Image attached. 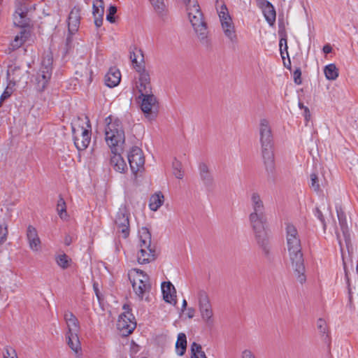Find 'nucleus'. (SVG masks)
Returning <instances> with one entry per match:
<instances>
[{"instance_id":"obj_1","label":"nucleus","mask_w":358,"mask_h":358,"mask_svg":"<svg viewBox=\"0 0 358 358\" xmlns=\"http://www.w3.org/2000/svg\"><path fill=\"white\" fill-rule=\"evenodd\" d=\"M285 230L286 248L292 268L297 280L300 283H303L306 278L300 236L296 227L291 223H286Z\"/></svg>"},{"instance_id":"obj_2","label":"nucleus","mask_w":358,"mask_h":358,"mask_svg":"<svg viewBox=\"0 0 358 358\" xmlns=\"http://www.w3.org/2000/svg\"><path fill=\"white\" fill-rule=\"evenodd\" d=\"M252 211L249 215L250 226L255 234L258 244L264 247L268 240L267 219L263 201L257 192H252L250 196Z\"/></svg>"},{"instance_id":"obj_3","label":"nucleus","mask_w":358,"mask_h":358,"mask_svg":"<svg viewBox=\"0 0 358 358\" xmlns=\"http://www.w3.org/2000/svg\"><path fill=\"white\" fill-rule=\"evenodd\" d=\"M259 137L261 145V152L266 169L269 173L275 171V159L273 152V134L268 120L263 118L259 120Z\"/></svg>"},{"instance_id":"obj_4","label":"nucleus","mask_w":358,"mask_h":358,"mask_svg":"<svg viewBox=\"0 0 358 358\" xmlns=\"http://www.w3.org/2000/svg\"><path fill=\"white\" fill-rule=\"evenodd\" d=\"M157 257L155 247L151 244V234L146 227L138 230V243L136 249V261L139 264H149Z\"/></svg>"},{"instance_id":"obj_5","label":"nucleus","mask_w":358,"mask_h":358,"mask_svg":"<svg viewBox=\"0 0 358 358\" xmlns=\"http://www.w3.org/2000/svg\"><path fill=\"white\" fill-rule=\"evenodd\" d=\"M105 140L111 150H117L125 141L124 131L122 122L111 115L105 119Z\"/></svg>"},{"instance_id":"obj_6","label":"nucleus","mask_w":358,"mask_h":358,"mask_svg":"<svg viewBox=\"0 0 358 358\" xmlns=\"http://www.w3.org/2000/svg\"><path fill=\"white\" fill-rule=\"evenodd\" d=\"M181 1L186 6L189 20L198 37L201 40L206 39L208 34L207 27L198 2L196 0Z\"/></svg>"},{"instance_id":"obj_7","label":"nucleus","mask_w":358,"mask_h":358,"mask_svg":"<svg viewBox=\"0 0 358 358\" xmlns=\"http://www.w3.org/2000/svg\"><path fill=\"white\" fill-rule=\"evenodd\" d=\"M193 298L197 305L201 320L207 327L215 324L214 312L208 294L204 289H197L193 292Z\"/></svg>"},{"instance_id":"obj_8","label":"nucleus","mask_w":358,"mask_h":358,"mask_svg":"<svg viewBox=\"0 0 358 358\" xmlns=\"http://www.w3.org/2000/svg\"><path fill=\"white\" fill-rule=\"evenodd\" d=\"M128 277L136 296L140 300L147 299L146 295L151 288L149 276L138 268H131L128 272Z\"/></svg>"},{"instance_id":"obj_9","label":"nucleus","mask_w":358,"mask_h":358,"mask_svg":"<svg viewBox=\"0 0 358 358\" xmlns=\"http://www.w3.org/2000/svg\"><path fill=\"white\" fill-rule=\"evenodd\" d=\"M52 57L48 53L43 57L40 67L36 72L31 73L27 71V73L31 75V81L35 85L37 90H43L48 83L52 75Z\"/></svg>"},{"instance_id":"obj_10","label":"nucleus","mask_w":358,"mask_h":358,"mask_svg":"<svg viewBox=\"0 0 358 358\" xmlns=\"http://www.w3.org/2000/svg\"><path fill=\"white\" fill-rule=\"evenodd\" d=\"M72 132L76 148L78 150H85L91 141V126L87 118L85 117L82 125L78 122L74 123L72 125Z\"/></svg>"},{"instance_id":"obj_11","label":"nucleus","mask_w":358,"mask_h":358,"mask_svg":"<svg viewBox=\"0 0 358 358\" xmlns=\"http://www.w3.org/2000/svg\"><path fill=\"white\" fill-rule=\"evenodd\" d=\"M123 310L124 312L119 316L117 325L122 334L127 336L135 329L136 322L129 305L124 304Z\"/></svg>"},{"instance_id":"obj_12","label":"nucleus","mask_w":358,"mask_h":358,"mask_svg":"<svg viewBox=\"0 0 358 358\" xmlns=\"http://www.w3.org/2000/svg\"><path fill=\"white\" fill-rule=\"evenodd\" d=\"M130 169L134 175L144 170L145 158L143 151L138 147H133L128 153Z\"/></svg>"},{"instance_id":"obj_13","label":"nucleus","mask_w":358,"mask_h":358,"mask_svg":"<svg viewBox=\"0 0 358 358\" xmlns=\"http://www.w3.org/2000/svg\"><path fill=\"white\" fill-rule=\"evenodd\" d=\"M138 73V80L136 81L135 87L140 95L152 93L150 76L149 73L143 66H137Z\"/></svg>"},{"instance_id":"obj_14","label":"nucleus","mask_w":358,"mask_h":358,"mask_svg":"<svg viewBox=\"0 0 358 358\" xmlns=\"http://www.w3.org/2000/svg\"><path fill=\"white\" fill-rule=\"evenodd\" d=\"M115 224L118 230L122 234L124 238H127L129 234V221L126 208L121 206L117 213Z\"/></svg>"},{"instance_id":"obj_15","label":"nucleus","mask_w":358,"mask_h":358,"mask_svg":"<svg viewBox=\"0 0 358 358\" xmlns=\"http://www.w3.org/2000/svg\"><path fill=\"white\" fill-rule=\"evenodd\" d=\"M257 6L262 10L266 21L270 26H273L276 19L274 6L267 0H257Z\"/></svg>"},{"instance_id":"obj_16","label":"nucleus","mask_w":358,"mask_h":358,"mask_svg":"<svg viewBox=\"0 0 358 358\" xmlns=\"http://www.w3.org/2000/svg\"><path fill=\"white\" fill-rule=\"evenodd\" d=\"M27 239L30 250L34 252H39L41 249V241L38 236L36 229L29 225L27 230Z\"/></svg>"},{"instance_id":"obj_17","label":"nucleus","mask_w":358,"mask_h":358,"mask_svg":"<svg viewBox=\"0 0 358 358\" xmlns=\"http://www.w3.org/2000/svg\"><path fill=\"white\" fill-rule=\"evenodd\" d=\"M117 151V150H111L110 165L116 172L124 173L127 171V164L122 156Z\"/></svg>"},{"instance_id":"obj_18","label":"nucleus","mask_w":358,"mask_h":358,"mask_svg":"<svg viewBox=\"0 0 358 358\" xmlns=\"http://www.w3.org/2000/svg\"><path fill=\"white\" fill-rule=\"evenodd\" d=\"M161 287L164 300L171 305L176 306L177 303L176 291L171 282H163Z\"/></svg>"},{"instance_id":"obj_19","label":"nucleus","mask_w":358,"mask_h":358,"mask_svg":"<svg viewBox=\"0 0 358 358\" xmlns=\"http://www.w3.org/2000/svg\"><path fill=\"white\" fill-rule=\"evenodd\" d=\"M104 14V3L102 0H94L92 3V15L96 27H100L103 23Z\"/></svg>"},{"instance_id":"obj_20","label":"nucleus","mask_w":358,"mask_h":358,"mask_svg":"<svg viewBox=\"0 0 358 358\" xmlns=\"http://www.w3.org/2000/svg\"><path fill=\"white\" fill-rule=\"evenodd\" d=\"M138 99L141 100V108L142 111L147 115L152 112V108L157 102L156 97L152 94H146L139 95Z\"/></svg>"},{"instance_id":"obj_21","label":"nucleus","mask_w":358,"mask_h":358,"mask_svg":"<svg viewBox=\"0 0 358 358\" xmlns=\"http://www.w3.org/2000/svg\"><path fill=\"white\" fill-rule=\"evenodd\" d=\"M64 319L66 324V334H78L80 329V324L76 317L71 311L66 310L64 314Z\"/></svg>"},{"instance_id":"obj_22","label":"nucleus","mask_w":358,"mask_h":358,"mask_svg":"<svg viewBox=\"0 0 358 358\" xmlns=\"http://www.w3.org/2000/svg\"><path fill=\"white\" fill-rule=\"evenodd\" d=\"M80 9L74 7L69 15L68 27L71 34H74L78 29L80 25Z\"/></svg>"},{"instance_id":"obj_23","label":"nucleus","mask_w":358,"mask_h":358,"mask_svg":"<svg viewBox=\"0 0 358 358\" xmlns=\"http://www.w3.org/2000/svg\"><path fill=\"white\" fill-rule=\"evenodd\" d=\"M121 73L116 67H111L105 76V83L109 87H116L120 82Z\"/></svg>"},{"instance_id":"obj_24","label":"nucleus","mask_w":358,"mask_h":358,"mask_svg":"<svg viewBox=\"0 0 358 358\" xmlns=\"http://www.w3.org/2000/svg\"><path fill=\"white\" fill-rule=\"evenodd\" d=\"M216 9L219 17L221 27L225 26V24L234 22L233 19L229 12V10L224 3H222L220 5L219 3L217 2Z\"/></svg>"},{"instance_id":"obj_25","label":"nucleus","mask_w":358,"mask_h":358,"mask_svg":"<svg viewBox=\"0 0 358 358\" xmlns=\"http://www.w3.org/2000/svg\"><path fill=\"white\" fill-rule=\"evenodd\" d=\"M336 210L341 229L343 231L345 241H348L350 239V233L346 215L341 206L336 205Z\"/></svg>"},{"instance_id":"obj_26","label":"nucleus","mask_w":358,"mask_h":358,"mask_svg":"<svg viewBox=\"0 0 358 358\" xmlns=\"http://www.w3.org/2000/svg\"><path fill=\"white\" fill-rule=\"evenodd\" d=\"M221 29L224 36L229 43H231L232 45H236L238 43V36L234 22L225 24V26L221 27Z\"/></svg>"},{"instance_id":"obj_27","label":"nucleus","mask_w":358,"mask_h":358,"mask_svg":"<svg viewBox=\"0 0 358 358\" xmlns=\"http://www.w3.org/2000/svg\"><path fill=\"white\" fill-rule=\"evenodd\" d=\"M164 203V196L160 191L152 194L149 199V208L152 211L158 210Z\"/></svg>"},{"instance_id":"obj_28","label":"nucleus","mask_w":358,"mask_h":358,"mask_svg":"<svg viewBox=\"0 0 358 358\" xmlns=\"http://www.w3.org/2000/svg\"><path fill=\"white\" fill-rule=\"evenodd\" d=\"M199 171L203 184L207 187L211 186L213 183V177L207 164L203 162L200 163L199 165Z\"/></svg>"},{"instance_id":"obj_29","label":"nucleus","mask_w":358,"mask_h":358,"mask_svg":"<svg viewBox=\"0 0 358 358\" xmlns=\"http://www.w3.org/2000/svg\"><path fill=\"white\" fill-rule=\"evenodd\" d=\"M150 2L159 17L163 20L168 17L169 9L164 0H150Z\"/></svg>"},{"instance_id":"obj_30","label":"nucleus","mask_w":358,"mask_h":358,"mask_svg":"<svg viewBox=\"0 0 358 358\" xmlns=\"http://www.w3.org/2000/svg\"><path fill=\"white\" fill-rule=\"evenodd\" d=\"M56 264L62 269L69 268L72 264V259L63 252H58L55 255Z\"/></svg>"},{"instance_id":"obj_31","label":"nucleus","mask_w":358,"mask_h":358,"mask_svg":"<svg viewBox=\"0 0 358 358\" xmlns=\"http://www.w3.org/2000/svg\"><path fill=\"white\" fill-rule=\"evenodd\" d=\"M66 338L69 348L74 352L78 353L81 349L78 334H66Z\"/></svg>"},{"instance_id":"obj_32","label":"nucleus","mask_w":358,"mask_h":358,"mask_svg":"<svg viewBox=\"0 0 358 358\" xmlns=\"http://www.w3.org/2000/svg\"><path fill=\"white\" fill-rule=\"evenodd\" d=\"M187 348V338L183 333H180L176 343V351L178 355L182 356L185 354Z\"/></svg>"},{"instance_id":"obj_33","label":"nucleus","mask_w":358,"mask_h":358,"mask_svg":"<svg viewBox=\"0 0 358 358\" xmlns=\"http://www.w3.org/2000/svg\"><path fill=\"white\" fill-rule=\"evenodd\" d=\"M324 73L329 80H335L339 75L338 69L334 64H329L324 66Z\"/></svg>"},{"instance_id":"obj_34","label":"nucleus","mask_w":358,"mask_h":358,"mask_svg":"<svg viewBox=\"0 0 358 358\" xmlns=\"http://www.w3.org/2000/svg\"><path fill=\"white\" fill-rule=\"evenodd\" d=\"M191 358H208L200 344L194 342L191 345Z\"/></svg>"},{"instance_id":"obj_35","label":"nucleus","mask_w":358,"mask_h":358,"mask_svg":"<svg viewBox=\"0 0 358 358\" xmlns=\"http://www.w3.org/2000/svg\"><path fill=\"white\" fill-rule=\"evenodd\" d=\"M13 24L19 28H22V8L20 4L17 5L13 15Z\"/></svg>"},{"instance_id":"obj_36","label":"nucleus","mask_w":358,"mask_h":358,"mask_svg":"<svg viewBox=\"0 0 358 358\" xmlns=\"http://www.w3.org/2000/svg\"><path fill=\"white\" fill-rule=\"evenodd\" d=\"M57 211L61 219L66 220L67 218L66 203L62 197H60L57 201Z\"/></svg>"},{"instance_id":"obj_37","label":"nucleus","mask_w":358,"mask_h":358,"mask_svg":"<svg viewBox=\"0 0 358 358\" xmlns=\"http://www.w3.org/2000/svg\"><path fill=\"white\" fill-rule=\"evenodd\" d=\"M173 173L178 179H182L183 177V171H182L181 163L177 159H174L172 163Z\"/></svg>"},{"instance_id":"obj_38","label":"nucleus","mask_w":358,"mask_h":358,"mask_svg":"<svg viewBox=\"0 0 358 358\" xmlns=\"http://www.w3.org/2000/svg\"><path fill=\"white\" fill-rule=\"evenodd\" d=\"M25 16L24 15V44L28 42H34V36L32 35L30 28L27 29V24L25 23Z\"/></svg>"},{"instance_id":"obj_39","label":"nucleus","mask_w":358,"mask_h":358,"mask_svg":"<svg viewBox=\"0 0 358 358\" xmlns=\"http://www.w3.org/2000/svg\"><path fill=\"white\" fill-rule=\"evenodd\" d=\"M317 328L320 334L324 335L327 334L328 327L325 320L323 318H319L317 320Z\"/></svg>"},{"instance_id":"obj_40","label":"nucleus","mask_w":358,"mask_h":358,"mask_svg":"<svg viewBox=\"0 0 358 358\" xmlns=\"http://www.w3.org/2000/svg\"><path fill=\"white\" fill-rule=\"evenodd\" d=\"M22 45V31H20V34H17L14 40L11 42L10 46L12 49H17Z\"/></svg>"},{"instance_id":"obj_41","label":"nucleus","mask_w":358,"mask_h":358,"mask_svg":"<svg viewBox=\"0 0 358 358\" xmlns=\"http://www.w3.org/2000/svg\"><path fill=\"white\" fill-rule=\"evenodd\" d=\"M8 228L5 224H0V245H3L7 239Z\"/></svg>"},{"instance_id":"obj_42","label":"nucleus","mask_w":358,"mask_h":358,"mask_svg":"<svg viewBox=\"0 0 358 358\" xmlns=\"http://www.w3.org/2000/svg\"><path fill=\"white\" fill-rule=\"evenodd\" d=\"M310 178L311 188H313L315 191L318 192L320 190V184L317 174L313 173L310 174Z\"/></svg>"},{"instance_id":"obj_43","label":"nucleus","mask_w":358,"mask_h":358,"mask_svg":"<svg viewBox=\"0 0 358 358\" xmlns=\"http://www.w3.org/2000/svg\"><path fill=\"white\" fill-rule=\"evenodd\" d=\"M279 45H280L281 57L284 59H285V56H284L285 52L286 55H288L287 39L282 38L280 40Z\"/></svg>"},{"instance_id":"obj_44","label":"nucleus","mask_w":358,"mask_h":358,"mask_svg":"<svg viewBox=\"0 0 358 358\" xmlns=\"http://www.w3.org/2000/svg\"><path fill=\"white\" fill-rule=\"evenodd\" d=\"M117 12V8L115 6H110L108 8V13L106 15V20L110 22H114L115 18L114 15Z\"/></svg>"},{"instance_id":"obj_45","label":"nucleus","mask_w":358,"mask_h":358,"mask_svg":"<svg viewBox=\"0 0 358 358\" xmlns=\"http://www.w3.org/2000/svg\"><path fill=\"white\" fill-rule=\"evenodd\" d=\"M140 346L137 345L135 342L131 341L130 343V356L131 358H134L137 353L140 351Z\"/></svg>"},{"instance_id":"obj_46","label":"nucleus","mask_w":358,"mask_h":358,"mask_svg":"<svg viewBox=\"0 0 358 358\" xmlns=\"http://www.w3.org/2000/svg\"><path fill=\"white\" fill-rule=\"evenodd\" d=\"M12 89L10 87L8 86L5 91L3 92V93L1 94V96H0V107L1 106V105L3 104V101L7 99L8 98L10 94H12Z\"/></svg>"},{"instance_id":"obj_47","label":"nucleus","mask_w":358,"mask_h":358,"mask_svg":"<svg viewBox=\"0 0 358 358\" xmlns=\"http://www.w3.org/2000/svg\"><path fill=\"white\" fill-rule=\"evenodd\" d=\"M241 358H257V357L250 349H244L241 352Z\"/></svg>"},{"instance_id":"obj_48","label":"nucleus","mask_w":358,"mask_h":358,"mask_svg":"<svg viewBox=\"0 0 358 358\" xmlns=\"http://www.w3.org/2000/svg\"><path fill=\"white\" fill-rule=\"evenodd\" d=\"M315 216L322 223L324 228L326 227L324 216L318 208H316L314 211Z\"/></svg>"},{"instance_id":"obj_49","label":"nucleus","mask_w":358,"mask_h":358,"mask_svg":"<svg viewBox=\"0 0 358 358\" xmlns=\"http://www.w3.org/2000/svg\"><path fill=\"white\" fill-rule=\"evenodd\" d=\"M3 358H18L15 351L13 349H7L3 354Z\"/></svg>"},{"instance_id":"obj_50","label":"nucleus","mask_w":358,"mask_h":358,"mask_svg":"<svg viewBox=\"0 0 358 358\" xmlns=\"http://www.w3.org/2000/svg\"><path fill=\"white\" fill-rule=\"evenodd\" d=\"M301 71L300 69H296L294 72V80L296 84L299 85L301 83Z\"/></svg>"},{"instance_id":"obj_51","label":"nucleus","mask_w":358,"mask_h":358,"mask_svg":"<svg viewBox=\"0 0 358 358\" xmlns=\"http://www.w3.org/2000/svg\"><path fill=\"white\" fill-rule=\"evenodd\" d=\"M130 59L131 60L132 64L134 66L136 70L137 71V69H138L137 66H142V65L141 63L138 64L136 54L134 52L130 54Z\"/></svg>"},{"instance_id":"obj_52","label":"nucleus","mask_w":358,"mask_h":358,"mask_svg":"<svg viewBox=\"0 0 358 358\" xmlns=\"http://www.w3.org/2000/svg\"><path fill=\"white\" fill-rule=\"evenodd\" d=\"M195 314V310L193 308H187V315L189 318L194 317Z\"/></svg>"},{"instance_id":"obj_53","label":"nucleus","mask_w":358,"mask_h":358,"mask_svg":"<svg viewBox=\"0 0 358 358\" xmlns=\"http://www.w3.org/2000/svg\"><path fill=\"white\" fill-rule=\"evenodd\" d=\"M304 117L306 121H308L310 117V113L308 107H304Z\"/></svg>"},{"instance_id":"obj_54","label":"nucleus","mask_w":358,"mask_h":358,"mask_svg":"<svg viewBox=\"0 0 358 358\" xmlns=\"http://www.w3.org/2000/svg\"><path fill=\"white\" fill-rule=\"evenodd\" d=\"M322 50H323L324 53L329 54L331 52L332 48L330 45L327 44V45H324Z\"/></svg>"},{"instance_id":"obj_55","label":"nucleus","mask_w":358,"mask_h":358,"mask_svg":"<svg viewBox=\"0 0 358 358\" xmlns=\"http://www.w3.org/2000/svg\"><path fill=\"white\" fill-rule=\"evenodd\" d=\"M71 238L69 236H66L64 238V244L69 245L71 243Z\"/></svg>"},{"instance_id":"obj_56","label":"nucleus","mask_w":358,"mask_h":358,"mask_svg":"<svg viewBox=\"0 0 358 358\" xmlns=\"http://www.w3.org/2000/svg\"><path fill=\"white\" fill-rule=\"evenodd\" d=\"M187 305V301L185 299H183L182 303V308H181L182 311H184V310L186 309Z\"/></svg>"},{"instance_id":"obj_57","label":"nucleus","mask_w":358,"mask_h":358,"mask_svg":"<svg viewBox=\"0 0 358 358\" xmlns=\"http://www.w3.org/2000/svg\"><path fill=\"white\" fill-rule=\"evenodd\" d=\"M94 292L96 293V295L98 298L99 300H100V296H99V290L98 289L96 288V287L95 286V285H94Z\"/></svg>"},{"instance_id":"obj_58","label":"nucleus","mask_w":358,"mask_h":358,"mask_svg":"<svg viewBox=\"0 0 358 358\" xmlns=\"http://www.w3.org/2000/svg\"><path fill=\"white\" fill-rule=\"evenodd\" d=\"M299 107L301 108V109H303L304 110V106L303 104L301 103V102H299Z\"/></svg>"},{"instance_id":"obj_59","label":"nucleus","mask_w":358,"mask_h":358,"mask_svg":"<svg viewBox=\"0 0 358 358\" xmlns=\"http://www.w3.org/2000/svg\"><path fill=\"white\" fill-rule=\"evenodd\" d=\"M27 66H28L29 69H31V63L27 62Z\"/></svg>"},{"instance_id":"obj_60","label":"nucleus","mask_w":358,"mask_h":358,"mask_svg":"<svg viewBox=\"0 0 358 358\" xmlns=\"http://www.w3.org/2000/svg\"><path fill=\"white\" fill-rule=\"evenodd\" d=\"M2 250H3V245H0V253L2 252Z\"/></svg>"}]
</instances>
